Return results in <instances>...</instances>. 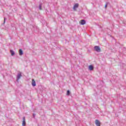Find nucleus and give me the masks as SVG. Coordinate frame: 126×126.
I'll return each instance as SVG.
<instances>
[{
    "instance_id": "1",
    "label": "nucleus",
    "mask_w": 126,
    "mask_h": 126,
    "mask_svg": "<svg viewBox=\"0 0 126 126\" xmlns=\"http://www.w3.org/2000/svg\"><path fill=\"white\" fill-rule=\"evenodd\" d=\"M21 77H22V73L21 72H20L17 74L16 76L17 81H19V79H20Z\"/></svg>"
},
{
    "instance_id": "2",
    "label": "nucleus",
    "mask_w": 126,
    "mask_h": 126,
    "mask_svg": "<svg viewBox=\"0 0 126 126\" xmlns=\"http://www.w3.org/2000/svg\"><path fill=\"white\" fill-rule=\"evenodd\" d=\"M94 50L95 52H97V53H100V52H101V48H100V47L98 46H94Z\"/></svg>"
},
{
    "instance_id": "3",
    "label": "nucleus",
    "mask_w": 126,
    "mask_h": 126,
    "mask_svg": "<svg viewBox=\"0 0 126 126\" xmlns=\"http://www.w3.org/2000/svg\"><path fill=\"white\" fill-rule=\"evenodd\" d=\"M95 125L96 126H101V123L98 120H96L95 121Z\"/></svg>"
},
{
    "instance_id": "4",
    "label": "nucleus",
    "mask_w": 126,
    "mask_h": 126,
    "mask_svg": "<svg viewBox=\"0 0 126 126\" xmlns=\"http://www.w3.org/2000/svg\"><path fill=\"white\" fill-rule=\"evenodd\" d=\"M78 6H79V5L78 4V3H76L73 7V10L75 11L76 10V8H78Z\"/></svg>"
},
{
    "instance_id": "5",
    "label": "nucleus",
    "mask_w": 126,
    "mask_h": 126,
    "mask_svg": "<svg viewBox=\"0 0 126 126\" xmlns=\"http://www.w3.org/2000/svg\"><path fill=\"white\" fill-rule=\"evenodd\" d=\"M26 126V122H25V117L23 118V123H22V126Z\"/></svg>"
},
{
    "instance_id": "6",
    "label": "nucleus",
    "mask_w": 126,
    "mask_h": 126,
    "mask_svg": "<svg viewBox=\"0 0 126 126\" xmlns=\"http://www.w3.org/2000/svg\"><path fill=\"white\" fill-rule=\"evenodd\" d=\"M32 86H36V82H35V80H34V79L32 80Z\"/></svg>"
},
{
    "instance_id": "7",
    "label": "nucleus",
    "mask_w": 126,
    "mask_h": 126,
    "mask_svg": "<svg viewBox=\"0 0 126 126\" xmlns=\"http://www.w3.org/2000/svg\"><path fill=\"white\" fill-rule=\"evenodd\" d=\"M19 54L20 56H22V55H23V51H22V49H20L19 50Z\"/></svg>"
},
{
    "instance_id": "8",
    "label": "nucleus",
    "mask_w": 126,
    "mask_h": 126,
    "mask_svg": "<svg viewBox=\"0 0 126 126\" xmlns=\"http://www.w3.org/2000/svg\"><path fill=\"white\" fill-rule=\"evenodd\" d=\"M85 23H86V22H85V20H82L80 22V24L81 25H84V24H85Z\"/></svg>"
},
{
    "instance_id": "9",
    "label": "nucleus",
    "mask_w": 126,
    "mask_h": 126,
    "mask_svg": "<svg viewBox=\"0 0 126 126\" xmlns=\"http://www.w3.org/2000/svg\"><path fill=\"white\" fill-rule=\"evenodd\" d=\"M93 68H94V67L92 65H90L89 66V69H90V70H93Z\"/></svg>"
},
{
    "instance_id": "10",
    "label": "nucleus",
    "mask_w": 126,
    "mask_h": 126,
    "mask_svg": "<svg viewBox=\"0 0 126 126\" xmlns=\"http://www.w3.org/2000/svg\"><path fill=\"white\" fill-rule=\"evenodd\" d=\"M10 52L11 53V56H14V55L15 54V53L14 52V51H13V50H10Z\"/></svg>"
},
{
    "instance_id": "11",
    "label": "nucleus",
    "mask_w": 126,
    "mask_h": 126,
    "mask_svg": "<svg viewBox=\"0 0 126 126\" xmlns=\"http://www.w3.org/2000/svg\"><path fill=\"white\" fill-rule=\"evenodd\" d=\"M39 9L42 10V3L39 4Z\"/></svg>"
},
{
    "instance_id": "12",
    "label": "nucleus",
    "mask_w": 126,
    "mask_h": 126,
    "mask_svg": "<svg viewBox=\"0 0 126 126\" xmlns=\"http://www.w3.org/2000/svg\"><path fill=\"white\" fill-rule=\"evenodd\" d=\"M70 92H69V91H67V95H69Z\"/></svg>"
},
{
    "instance_id": "13",
    "label": "nucleus",
    "mask_w": 126,
    "mask_h": 126,
    "mask_svg": "<svg viewBox=\"0 0 126 126\" xmlns=\"http://www.w3.org/2000/svg\"><path fill=\"white\" fill-rule=\"evenodd\" d=\"M35 116H36V114H33V115H32V117H33V118H34V119H35Z\"/></svg>"
},
{
    "instance_id": "14",
    "label": "nucleus",
    "mask_w": 126,
    "mask_h": 126,
    "mask_svg": "<svg viewBox=\"0 0 126 126\" xmlns=\"http://www.w3.org/2000/svg\"><path fill=\"white\" fill-rule=\"evenodd\" d=\"M4 23H5V18H4Z\"/></svg>"
},
{
    "instance_id": "15",
    "label": "nucleus",
    "mask_w": 126,
    "mask_h": 126,
    "mask_svg": "<svg viewBox=\"0 0 126 126\" xmlns=\"http://www.w3.org/2000/svg\"><path fill=\"white\" fill-rule=\"evenodd\" d=\"M105 7H107V4L105 5Z\"/></svg>"
}]
</instances>
